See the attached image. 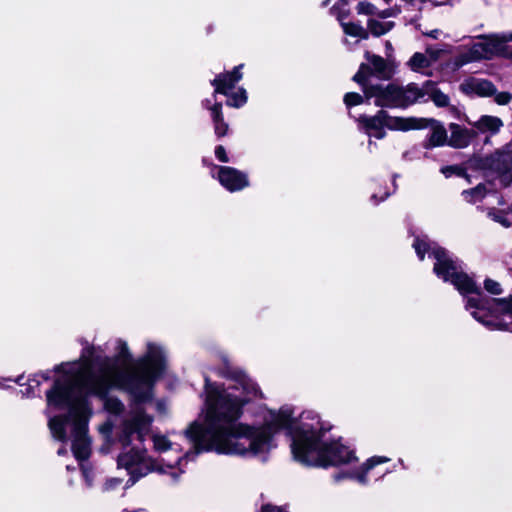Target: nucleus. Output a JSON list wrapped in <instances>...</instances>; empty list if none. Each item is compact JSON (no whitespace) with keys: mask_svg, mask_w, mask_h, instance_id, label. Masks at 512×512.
Wrapping results in <instances>:
<instances>
[{"mask_svg":"<svg viewBox=\"0 0 512 512\" xmlns=\"http://www.w3.org/2000/svg\"><path fill=\"white\" fill-rule=\"evenodd\" d=\"M166 359L165 348L152 341L146 343L145 353L137 359L121 338L104 345L86 344L78 361L56 367L59 375L46 393V413L53 437L62 442L71 439L75 458L79 461L87 459L90 454L88 422L93 413L87 395L99 397L104 401L105 411L119 415L124 411L123 403L107 395L113 389L126 391L137 403L131 407L118 433L123 448L117 458L118 468L126 470L131 485L152 471L167 473L172 482H177L183 470L172 464H167L166 469L159 466L143 446L153 417L139 405L151 398L153 386L165 369Z\"/></svg>","mask_w":512,"mask_h":512,"instance_id":"nucleus-1","label":"nucleus"},{"mask_svg":"<svg viewBox=\"0 0 512 512\" xmlns=\"http://www.w3.org/2000/svg\"><path fill=\"white\" fill-rule=\"evenodd\" d=\"M224 377L221 384L205 379L200 414L203 422L195 421L185 431L198 451L264 460L276 446L274 435L286 429L291 436L293 458L303 465L327 467L358 461L354 449L341 439H328L319 415L313 411H305L295 419L293 408L286 405L279 410H267L260 425L238 422L243 407L262 399L263 394L242 370H228Z\"/></svg>","mask_w":512,"mask_h":512,"instance_id":"nucleus-2","label":"nucleus"},{"mask_svg":"<svg viewBox=\"0 0 512 512\" xmlns=\"http://www.w3.org/2000/svg\"><path fill=\"white\" fill-rule=\"evenodd\" d=\"M412 246L420 260L426 254L434 259L433 271L436 276L451 283L464 296L465 308L476 321L490 330L512 332V297L494 299L485 296L464 271L462 262L426 237L415 238Z\"/></svg>","mask_w":512,"mask_h":512,"instance_id":"nucleus-3","label":"nucleus"},{"mask_svg":"<svg viewBox=\"0 0 512 512\" xmlns=\"http://www.w3.org/2000/svg\"><path fill=\"white\" fill-rule=\"evenodd\" d=\"M511 41L512 32L482 36L460 51L454 59V66L460 68L481 59H491L496 55L512 59V46H507V43Z\"/></svg>","mask_w":512,"mask_h":512,"instance_id":"nucleus-4","label":"nucleus"},{"mask_svg":"<svg viewBox=\"0 0 512 512\" xmlns=\"http://www.w3.org/2000/svg\"><path fill=\"white\" fill-rule=\"evenodd\" d=\"M360 129L370 138L382 139L385 137V128L396 131H408L421 128L420 120L415 118H404L390 116L387 112L381 110L374 116L361 115L358 118Z\"/></svg>","mask_w":512,"mask_h":512,"instance_id":"nucleus-5","label":"nucleus"},{"mask_svg":"<svg viewBox=\"0 0 512 512\" xmlns=\"http://www.w3.org/2000/svg\"><path fill=\"white\" fill-rule=\"evenodd\" d=\"M367 68L368 66H362L353 77V80L362 86L365 98H374L375 105L380 107H403L401 88L394 84L386 86L367 84L364 81V72Z\"/></svg>","mask_w":512,"mask_h":512,"instance_id":"nucleus-6","label":"nucleus"},{"mask_svg":"<svg viewBox=\"0 0 512 512\" xmlns=\"http://www.w3.org/2000/svg\"><path fill=\"white\" fill-rule=\"evenodd\" d=\"M211 175L229 192H237L249 186L248 175L229 166L212 165Z\"/></svg>","mask_w":512,"mask_h":512,"instance_id":"nucleus-7","label":"nucleus"},{"mask_svg":"<svg viewBox=\"0 0 512 512\" xmlns=\"http://www.w3.org/2000/svg\"><path fill=\"white\" fill-rule=\"evenodd\" d=\"M391 459L386 456H372L368 458L363 464H361L357 469L349 471L347 473H338L335 475V480L339 481L344 478H349L355 480L357 483L361 485H367L369 483V473L372 471L377 465H381L389 462Z\"/></svg>","mask_w":512,"mask_h":512,"instance_id":"nucleus-8","label":"nucleus"},{"mask_svg":"<svg viewBox=\"0 0 512 512\" xmlns=\"http://www.w3.org/2000/svg\"><path fill=\"white\" fill-rule=\"evenodd\" d=\"M366 63H362V66H368L364 72V81L367 84L370 83V77L375 76L379 79H389L393 74V68L390 63L384 60L382 57L366 52L365 54Z\"/></svg>","mask_w":512,"mask_h":512,"instance_id":"nucleus-9","label":"nucleus"},{"mask_svg":"<svg viewBox=\"0 0 512 512\" xmlns=\"http://www.w3.org/2000/svg\"><path fill=\"white\" fill-rule=\"evenodd\" d=\"M489 166L497 174V179L502 186L512 183V161L507 154H497L489 160Z\"/></svg>","mask_w":512,"mask_h":512,"instance_id":"nucleus-10","label":"nucleus"},{"mask_svg":"<svg viewBox=\"0 0 512 512\" xmlns=\"http://www.w3.org/2000/svg\"><path fill=\"white\" fill-rule=\"evenodd\" d=\"M243 65L236 66L231 72L222 73L212 80V85L215 87L214 93L229 95V92L235 88V85L242 79Z\"/></svg>","mask_w":512,"mask_h":512,"instance_id":"nucleus-11","label":"nucleus"},{"mask_svg":"<svg viewBox=\"0 0 512 512\" xmlns=\"http://www.w3.org/2000/svg\"><path fill=\"white\" fill-rule=\"evenodd\" d=\"M461 90L468 95L489 97L497 92L492 82L486 79L469 78L460 85Z\"/></svg>","mask_w":512,"mask_h":512,"instance_id":"nucleus-12","label":"nucleus"},{"mask_svg":"<svg viewBox=\"0 0 512 512\" xmlns=\"http://www.w3.org/2000/svg\"><path fill=\"white\" fill-rule=\"evenodd\" d=\"M450 132L449 145L455 148L467 147L475 137V132L473 130L463 128L455 123L450 125Z\"/></svg>","mask_w":512,"mask_h":512,"instance_id":"nucleus-13","label":"nucleus"},{"mask_svg":"<svg viewBox=\"0 0 512 512\" xmlns=\"http://www.w3.org/2000/svg\"><path fill=\"white\" fill-rule=\"evenodd\" d=\"M401 101L403 102V107L414 104L415 102L427 101L426 83L422 87L411 83L405 88H401Z\"/></svg>","mask_w":512,"mask_h":512,"instance_id":"nucleus-14","label":"nucleus"},{"mask_svg":"<svg viewBox=\"0 0 512 512\" xmlns=\"http://www.w3.org/2000/svg\"><path fill=\"white\" fill-rule=\"evenodd\" d=\"M472 125L480 133L495 135L503 127V121L497 116L483 115Z\"/></svg>","mask_w":512,"mask_h":512,"instance_id":"nucleus-15","label":"nucleus"},{"mask_svg":"<svg viewBox=\"0 0 512 512\" xmlns=\"http://www.w3.org/2000/svg\"><path fill=\"white\" fill-rule=\"evenodd\" d=\"M204 105L207 109L211 111V117L214 123L215 134L218 137H223L227 134L228 124L224 121L222 115V104L214 103L211 105L209 100L204 102Z\"/></svg>","mask_w":512,"mask_h":512,"instance_id":"nucleus-16","label":"nucleus"},{"mask_svg":"<svg viewBox=\"0 0 512 512\" xmlns=\"http://www.w3.org/2000/svg\"><path fill=\"white\" fill-rule=\"evenodd\" d=\"M427 53L429 56L422 53H415L411 57L409 60V66L412 70L419 71L422 68L430 66L431 62L438 58L440 51L429 48L427 49Z\"/></svg>","mask_w":512,"mask_h":512,"instance_id":"nucleus-17","label":"nucleus"},{"mask_svg":"<svg viewBox=\"0 0 512 512\" xmlns=\"http://www.w3.org/2000/svg\"><path fill=\"white\" fill-rule=\"evenodd\" d=\"M394 27V22L386 21L377 16L371 17L367 21L368 34L371 33L375 37H379L388 33Z\"/></svg>","mask_w":512,"mask_h":512,"instance_id":"nucleus-18","label":"nucleus"},{"mask_svg":"<svg viewBox=\"0 0 512 512\" xmlns=\"http://www.w3.org/2000/svg\"><path fill=\"white\" fill-rule=\"evenodd\" d=\"M356 10L358 14L368 15L370 18L377 16L381 19H387L392 16V11L390 9L380 11L368 1L359 2L356 6Z\"/></svg>","mask_w":512,"mask_h":512,"instance_id":"nucleus-19","label":"nucleus"},{"mask_svg":"<svg viewBox=\"0 0 512 512\" xmlns=\"http://www.w3.org/2000/svg\"><path fill=\"white\" fill-rule=\"evenodd\" d=\"M447 140V132L445 128L441 125H435L432 128V131L424 144L425 148H432L437 146H442L446 143Z\"/></svg>","mask_w":512,"mask_h":512,"instance_id":"nucleus-20","label":"nucleus"},{"mask_svg":"<svg viewBox=\"0 0 512 512\" xmlns=\"http://www.w3.org/2000/svg\"><path fill=\"white\" fill-rule=\"evenodd\" d=\"M426 98L431 99L436 106L445 107L449 104V97L437 89L432 82H426Z\"/></svg>","mask_w":512,"mask_h":512,"instance_id":"nucleus-21","label":"nucleus"},{"mask_svg":"<svg viewBox=\"0 0 512 512\" xmlns=\"http://www.w3.org/2000/svg\"><path fill=\"white\" fill-rule=\"evenodd\" d=\"M341 26L346 35L355 37L357 39H367L368 31L360 24L353 22H343L342 18L338 16Z\"/></svg>","mask_w":512,"mask_h":512,"instance_id":"nucleus-22","label":"nucleus"},{"mask_svg":"<svg viewBox=\"0 0 512 512\" xmlns=\"http://www.w3.org/2000/svg\"><path fill=\"white\" fill-rule=\"evenodd\" d=\"M227 105L235 108H240L247 102V92L244 88L239 87L234 92H229Z\"/></svg>","mask_w":512,"mask_h":512,"instance_id":"nucleus-23","label":"nucleus"},{"mask_svg":"<svg viewBox=\"0 0 512 512\" xmlns=\"http://www.w3.org/2000/svg\"><path fill=\"white\" fill-rule=\"evenodd\" d=\"M486 192V187L482 184H479L470 190H464L462 192V196L468 203H477L485 197Z\"/></svg>","mask_w":512,"mask_h":512,"instance_id":"nucleus-24","label":"nucleus"},{"mask_svg":"<svg viewBox=\"0 0 512 512\" xmlns=\"http://www.w3.org/2000/svg\"><path fill=\"white\" fill-rule=\"evenodd\" d=\"M152 440L154 449L160 453L168 450H176L172 442L165 435L155 434L153 435Z\"/></svg>","mask_w":512,"mask_h":512,"instance_id":"nucleus-25","label":"nucleus"},{"mask_svg":"<svg viewBox=\"0 0 512 512\" xmlns=\"http://www.w3.org/2000/svg\"><path fill=\"white\" fill-rule=\"evenodd\" d=\"M363 99L364 98L362 95L355 92H349L346 93L344 96V103L348 108H350L361 104L363 102Z\"/></svg>","mask_w":512,"mask_h":512,"instance_id":"nucleus-26","label":"nucleus"},{"mask_svg":"<svg viewBox=\"0 0 512 512\" xmlns=\"http://www.w3.org/2000/svg\"><path fill=\"white\" fill-rule=\"evenodd\" d=\"M441 173L447 178L453 174H456L457 176L464 177V178L468 179V175L466 174V172L458 166L443 167V168H441Z\"/></svg>","mask_w":512,"mask_h":512,"instance_id":"nucleus-27","label":"nucleus"},{"mask_svg":"<svg viewBox=\"0 0 512 512\" xmlns=\"http://www.w3.org/2000/svg\"><path fill=\"white\" fill-rule=\"evenodd\" d=\"M488 217L491 218L493 221L501 224L504 227L510 226V222L508 221L506 216L501 211L490 210L488 212Z\"/></svg>","mask_w":512,"mask_h":512,"instance_id":"nucleus-28","label":"nucleus"},{"mask_svg":"<svg viewBox=\"0 0 512 512\" xmlns=\"http://www.w3.org/2000/svg\"><path fill=\"white\" fill-rule=\"evenodd\" d=\"M81 469H82V474H83L84 480L86 482V485L88 487H92L93 482H94L93 468L88 464H82Z\"/></svg>","mask_w":512,"mask_h":512,"instance_id":"nucleus-29","label":"nucleus"},{"mask_svg":"<svg viewBox=\"0 0 512 512\" xmlns=\"http://www.w3.org/2000/svg\"><path fill=\"white\" fill-rule=\"evenodd\" d=\"M484 287L489 293L494 295L501 294L502 292L500 283L492 279H486L484 282Z\"/></svg>","mask_w":512,"mask_h":512,"instance_id":"nucleus-30","label":"nucleus"},{"mask_svg":"<svg viewBox=\"0 0 512 512\" xmlns=\"http://www.w3.org/2000/svg\"><path fill=\"white\" fill-rule=\"evenodd\" d=\"M121 484H122L121 478H118V477L110 478L104 483L103 490L104 491H112V490H115L116 488L120 487Z\"/></svg>","mask_w":512,"mask_h":512,"instance_id":"nucleus-31","label":"nucleus"},{"mask_svg":"<svg viewBox=\"0 0 512 512\" xmlns=\"http://www.w3.org/2000/svg\"><path fill=\"white\" fill-rule=\"evenodd\" d=\"M495 102L498 105H506L512 100V94L509 92L495 93Z\"/></svg>","mask_w":512,"mask_h":512,"instance_id":"nucleus-32","label":"nucleus"},{"mask_svg":"<svg viewBox=\"0 0 512 512\" xmlns=\"http://www.w3.org/2000/svg\"><path fill=\"white\" fill-rule=\"evenodd\" d=\"M113 431V424L110 421H106L99 426V432L105 437L109 438Z\"/></svg>","mask_w":512,"mask_h":512,"instance_id":"nucleus-33","label":"nucleus"},{"mask_svg":"<svg viewBox=\"0 0 512 512\" xmlns=\"http://www.w3.org/2000/svg\"><path fill=\"white\" fill-rule=\"evenodd\" d=\"M215 156L216 158L223 163H226L229 161L228 155L226 153V150L223 146L219 145L215 148Z\"/></svg>","mask_w":512,"mask_h":512,"instance_id":"nucleus-34","label":"nucleus"},{"mask_svg":"<svg viewBox=\"0 0 512 512\" xmlns=\"http://www.w3.org/2000/svg\"><path fill=\"white\" fill-rule=\"evenodd\" d=\"M47 379H49L48 372L37 374L32 379L29 380L30 381L29 386L30 387H37V386L40 385L41 380H47Z\"/></svg>","mask_w":512,"mask_h":512,"instance_id":"nucleus-35","label":"nucleus"},{"mask_svg":"<svg viewBox=\"0 0 512 512\" xmlns=\"http://www.w3.org/2000/svg\"><path fill=\"white\" fill-rule=\"evenodd\" d=\"M260 512H287V511L281 507L274 506L271 504H266L261 507Z\"/></svg>","mask_w":512,"mask_h":512,"instance_id":"nucleus-36","label":"nucleus"},{"mask_svg":"<svg viewBox=\"0 0 512 512\" xmlns=\"http://www.w3.org/2000/svg\"><path fill=\"white\" fill-rule=\"evenodd\" d=\"M188 456H189L188 454H184V455H182V456H178V457H177V459H176V462H177L178 464H181V462H182L183 460H185Z\"/></svg>","mask_w":512,"mask_h":512,"instance_id":"nucleus-37","label":"nucleus"},{"mask_svg":"<svg viewBox=\"0 0 512 512\" xmlns=\"http://www.w3.org/2000/svg\"><path fill=\"white\" fill-rule=\"evenodd\" d=\"M329 2V0H315V4H318L320 6H325L327 5Z\"/></svg>","mask_w":512,"mask_h":512,"instance_id":"nucleus-38","label":"nucleus"},{"mask_svg":"<svg viewBox=\"0 0 512 512\" xmlns=\"http://www.w3.org/2000/svg\"><path fill=\"white\" fill-rule=\"evenodd\" d=\"M373 146H376V144L372 140H369L368 141V149L370 152H372Z\"/></svg>","mask_w":512,"mask_h":512,"instance_id":"nucleus-39","label":"nucleus"},{"mask_svg":"<svg viewBox=\"0 0 512 512\" xmlns=\"http://www.w3.org/2000/svg\"><path fill=\"white\" fill-rule=\"evenodd\" d=\"M439 31L438 30H434L430 33V36H432L433 38H437V35H438Z\"/></svg>","mask_w":512,"mask_h":512,"instance_id":"nucleus-40","label":"nucleus"},{"mask_svg":"<svg viewBox=\"0 0 512 512\" xmlns=\"http://www.w3.org/2000/svg\"><path fill=\"white\" fill-rule=\"evenodd\" d=\"M387 51H392V45L390 42H386L385 44Z\"/></svg>","mask_w":512,"mask_h":512,"instance_id":"nucleus-41","label":"nucleus"},{"mask_svg":"<svg viewBox=\"0 0 512 512\" xmlns=\"http://www.w3.org/2000/svg\"><path fill=\"white\" fill-rule=\"evenodd\" d=\"M65 453H66V449H64V448H60V449L58 450V455H63V454H65Z\"/></svg>","mask_w":512,"mask_h":512,"instance_id":"nucleus-42","label":"nucleus"},{"mask_svg":"<svg viewBox=\"0 0 512 512\" xmlns=\"http://www.w3.org/2000/svg\"><path fill=\"white\" fill-rule=\"evenodd\" d=\"M387 196H388V194L386 193L384 196H381L379 200H376L375 203H378L379 201H383Z\"/></svg>","mask_w":512,"mask_h":512,"instance_id":"nucleus-43","label":"nucleus"},{"mask_svg":"<svg viewBox=\"0 0 512 512\" xmlns=\"http://www.w3.org/2000/svg\"><path fill=\"white\" fill-rule=\"evenodd\" d=\"M508 264H509L510 268L512 269V254L510 255Z\"/></svg>","mask_w":512,"mask_h":512,"instance_id":"nucleus-44","label":"nucleus"},{"mask_svg":"<svg viewBox=\"0 0 512 512\" xmlns=\"http://www.w3.org/2000/svg\"><path fill=\"white\" fill-rule=\"evenodd\" d=\"M158 409H159L160 411H162V409H164V406H162V404H161V403H159V404H158Z\"/></svg>","mask_w":512,"mask_h":512,"instance_id":"nucleus-45","label":"nucleus"},{"mask_svg":"<svg viewBox=\"0 0 512 512\" xmlns=\"http://www.w3.org/2000/svg\"><path fill=\"white\" fill-rule=\"evenodd\" d=\"M158 409H159L160 411H162V409H164V406H162V404H161V403H159V404H158Z\"/></svg>","mask_w":512,"mask_h":512,"instance_id":"nucleus-46","label":"nucleus"},{"mask_svg":"<svg viewBox=\"0 0 512 512\" xmlns=\"http://www.w3.org/2000/svg\"><path fill=\"white\" fill-rule=\"evenodd\" d=\"M371 199L372 200H376L377 199V195L376 194L372 195Z\"/></svg>","mask_w":512,"mask_h":512,"instance_id":"nucleus-47","label":"nucleus"},{"mask_svg":"<svg viewBox=\"0 0 512 512\" xmlns=\"http://www.w3.org/2000/svg\"><path fill=\"white\" fill-rule=\"evenodd\" d=\"M399 464L404 465V462L402 459H399Z\"/></svg>","mask_w":512,"mask_h":512,"instance_id":"nucleus-48","label":"nucleus"}]
</instances>
